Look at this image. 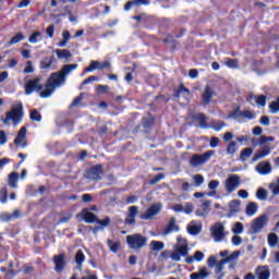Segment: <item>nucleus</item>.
<instances>
[{"mask_svg": "<svg viewBox=\"0 0 279 279\" xmlns=\"http://www.w3.org/2000/svg\"><path fill=\"white\" fill-rule=\"evenodd\" d=\"M243 222H235L233 228H232V232L233 234H243Z\"/></svg>", "mask_w": 279, "mask_h": 279, "instance_id": "50", "label": "nucleus"}, {"mask_svg": "<svg viewBox=\"0 0 279 279\" xmlns=\"http://www.w3.org/2000/svg\"><path fill=\"white\" fill-rule=\"evenodd\" d=\"M245 213L247 215V217H254V215H256V213H258V204L251 202L246 205V209Z\"/></svg>", "mask_w": 279, "mask_h": 279, "instance_id": "28", "label": "nucleus"}, {"mask_svg": "<svg viewBox=\"0 0 279 279\" xmlns=\"http://www.w3.org/2000/svg\"><path fill=\"white\" fill-rule=\"evenodd\" d=\"M210 276V272H208V268L203 267L198 269L197 272H193L190 275V279H206Z\"/></svg>", "mask_w": 279, "mask_h": 279, "instance_id": "24", "label": "nucleus"}, {"mask_svg": "<svg viewBox=\"0 0 279 279\" xmlns=\"http://www.w3.org/2000/svg\"><path fill=\"white\" fill-rule=\"evenodd\" d=\"M96 223H98L99 228L104 230L110 226V217L107 216L102 220L97 218Z\"/></svg>", "mask_w": 279, "mask_h": 279, "instance_id": "46", "label": "nucleus"}, {"mask_svg": "<svg viewBox=\"0 0 279 279\" xmlns=\"http://www.w3.org/2000/svg\"><path fill=\"white\" fill-rule=\"evenodd\" d=\"M255 276L257 279H269L271 278V271L269 266H257L255 269Z\"/></svg>", "mask_w": 279, "mask_h": 279, "instance_id": "20", "label": "nucleus"}, {"mask_svg": "<svg viewBox=\"0 0 279 279\" xmlns=\"http://www.w3.org/2000/svg\"><path fill=\"white\" fill-rule=\"evenodd\" d=\"M227 154L229 156H234L236 154V142L231 141L228 145H227Z\"/></svg>", "mask_w": 279, "mask_h": 279, "instance_id": "44", "label": "nucleus"}, {"mask_svg": "<svg viewBox=\"0 0 279 279\" xmlns=\"http://www.w3.org/2000/svg\"><path fill=\"white\" fill-rule=\"evenodd\" d=\"M267 226V215H262L253 221L252 234H258Z\"/></svg>", "mask_w": 279, "mask_h": 279, "instance_id": "12", "label": "nucleus"}, {"mask_svg": "<svg viewBox=\"0 0 279 279\" xmlns=\"http://www.w3.org/2000/svg\"><path fill=\"white\" fill-rule=\"evenodd\" d=\"M14 217H19V210H15L13 215L8 213H2L0 215V221H3V222L12 221Z\"/></svg>", "mask_w": 279, "mask_h": 279, "instance_id": "35", "label": "nucleus"}, {"mask_svg": "<svg viewBox=\"0 0 279 279\" xmlns=\"http://www.w3.org/2000/svg\"><path fill=\"white\" fill-rule=\"evenodd\" d=\"M267 190H265L264 187H259L256 192V197L257 199H259V202H265L267 199Z\"/></svg>", "mask_w": 279, "mask_h": 279, "instance_id": "42", "label": "nucleus"}, {"mask_svg": "<svg viewBox=\"0 0 279 279\" xmlns=\"http://www.w3.org/2000/svg\"><path fill=\"white\" fill-rule=\"evenodd\" d=\"M209 147L215 149V147H219V137H211L209 142Z\"/></svg>", "mask_w": 279, "mask_h": 279, "instance_id": "61", "label": "nucleus"}, {"mask_svg": "<svg viewBox=\"0 0 279 279\" xmlns=\"http://www.w3.org/2000/svg\"><path fill=\"white\" fill-rule=\"evenodd\" d=\"M184 93L185 95H191V89L186 88L184 84H180L179 88L174 92V97L180 98V95Z\"/></svg>", "mask_w": 279, "mask_h": 279, "instance_id": "41", "label": "nucleus"}, {"mask_svg": "<svg viewBox=\"0 0 279 279\" xmlns=\"http://www.w3.org/2000/svg\"><path fill=\"white\" fill-rule=\"evenodd\" d=\"M160 180H165V175L162 173H158L157 175H155L154 179L148 181V184L150 186H154V184H158Z\"/></svg>", "mask_w": 279, "mask_h": 279, "instance_id": "54", "label": "nucleus"}, {"mask_svg": "<svg viewBox=\"0 0 279 279\" xmlns=\"http://www.w3.org/2000/svg\"><path fill=\"white\" fill-rule=\"evenodd\" d=\"M255 170L260 175H269L271 173V163L269 161H260L256 167Z\"/></svg>", "mask_w": 279, "mask_h": 279, "instance_id": "21", "label": "nucleus"}, {"mask_svg": "<svg viewBox=\"0 0 279 279\" xmlns=\"http://www.w3.org/2000/svg\"><path fill=\"white\" fill-rule=\"evenodd\" d=\"M213 130H215L216 132H221V130H223V128H226V122L223 121H214L210 123Z\"/></svg>", "mask_w": 279, "mask_h": 279, "instance_id": "47", "label": "nucleus"}, {"mask_svg": "<svg viewBox=\"0 0 279 279\" xmlns=\"http://www.w3.org/2000/svg\"><path fill=\"white\" fill-rule=\"evenodd\" d=\"M25 138H27V128L22 126L17 132V136L15 137L13 143L14 145H21L22 148H25L27 147V141H25Z\"/></svg>", "mask_w": 279, "mask_h": 279, "instance_id": "15", "label": "nucleus"}, {"mask_svg": "<svg viewBox=\"0 0 279 279\" xmlns=\"http://www.w3.org/2000/svg\"><path fill=\"white\" fill-rule=\"evenodd\" d=\"M213 154H215V150H207L203 155H193L190 160V165H192V167H197L199 165H206V162H208V160H210V156H213Z\"/></svg>", "mask_w": 279, "mask_h": 279, "instance_id": "8", "label": "nucleus"}, {"mask_svg": "<svg viewBox=\"0 0 279 279\" xmlns=\"http://www.w3.org/2000/svg\"><path fill=\"white\" fill-rule=\"evenodd\" d=\"M0 202L1 204H7L8 203V187H1L0 190Z\"/></svg>", "mask_w": 279, "mask_h": 279, "instance_id": "51", "label": "nucleus"}, {"mask_svg": "<svg viewBox=\"0 0 279 279\" xmlns=\"http://www.w3.org/2000/svg\"><path fill=\"white\" fill-rule=\"evenodd\" d=\"M241 186V177L239 174H231L225 181V189L227 193H234V191Z\"/></svg>", "mask_w": 279, "mask_h": 279, "instance_id": "5", "label": "nucleus"}, {"mask_svg": "<svg viewBox=\"0 0 279 279\" xmlns=\"http://www.w3.org/2000/svg\"><path fill=\"white\" fill-rule=\"evenodd\" d=\"M241 213V201L233 199L229 203V213L227 214L228 219L231 217H236Z\"/></svg>", "mask_w": 279, "mask_h": 279, "instance_id": "17", "label": "nucleus"}, {"mask_svg": "<svg viewBox=\"0 0 279 279\" xmlns=\"http://www.w3.org/2000/svg\"><path fill=\"white\" fill-rule=\"evenodd\" d=\"M142 125L145 132H149V130L154 128V118H144L142 121Z\"/></svg>", "mask_w": 279, "mask_h": 279, "instance_id": "39", "label": "nucleus"}, {"mask_svg": "<svg viewBox=\"0 0 279 279\" xmlns=\"http://www.w3.org/2000/svg\"><path fill=\"white\" fill-rule=\"evenodd\" d=\"M182 256H189V246L180 245L177 247V251L172 252L170 258H172L175 263H180Z\"/></svg>", "mask_w": 279, "mask_h": 279, "instance_id": "14", "label": "nucleus"}, {"mask_svg": "<svg viewBox=\"0 0 279 279\" xmlns=\"http://www.w3.org/2000/svg\"><path fill=\"white\" fill-rule=\"evenodd\" d=\"M45 88V85L40 84V78H33L25 83L24 90L25 95H32V93H40Z\"/></svg>", "mask_w": 279, "mask_h": 279, "instance_id": "6", "label": "nucleus"}, {"mask_svg": "<svg viewBox=\"0 0 279 279\" xmlns=\"http://www.w3.org/2000/svg\"><path fill=\"white\" fill-rule=\"evenodd\" d=\"M255 99V104L257 106H260L262 108H265L267 106V96L265 95H258V96H253Z\"/></svg>", "mask_w": 279, "mask_h": 279, "instance_id": "40", "label": "nucleus"}, {"mask_svg": "<svg viewBox=\"0 0 279 279\" xmlns=\"http://www.w3.org/2000/svg\"><path fill=\"white\" fill-rule=\"evenodd\" d=\"M163 45H171L170 49L171 51H175L178 49V40H175V37L173 35L168 34L167 38L162 39Z\"/></svg>", "mask_w": 279, "mask_h": 279, "instance_id": "27", "label": "nucleus"}, {"mask_svg": "<svg viewBox=\"0 0 279 279\" xmlns=\"http://www.w3.org/2000/svg\"><path fill=\"white\" fill-rule=\"evenodd\" d=\"M253 154H254V148L252 147L244 148L240 153V160L242 162H245V160H247V158H250Z\"/></svg>", "mask_w": 279, "mask_h": 279, "instance_id": "33", "label": "nucleus"}, {"mask_svg": "<svg viewBox=\"0 0 279 279\" xmlns=\"http://www.w3.org/2000/svg\"><path fill=\"white\" fill-rule=\"evenodd\" d=\"M40 36H43V33L36 31L34 32L29 37H28V43H31V45H36V43H38V38H40Z\"/></svg>", "mask_w": 279, "mask_h": 279, "instance_id": "49", "label": "nucleus"}, {"mask_svg": "<svg viewBox=\"0 0 279 279\" xmlns=\"http://www.w3.org/2000/svg\"><path fill=\"white\" fill-rule=\"evenodd\" d=\"M231 243L235 246L241 245V243H243V239L239 235H233L231 239Z\"/></svg>", "mask_w": 279, "mask_h": 279, "instance_id": "60", "label": "nucleus"}, {"mask_svg": "<svg viewBox=\"0 0 279 279\" xmlns=\"http://www.w3.org/2000/svg\"><path fill=\"white\" fill-rule=\"evenodd\" d=\"M75 69H77V63H70L63 65L60 71L51 73L46 81L45 90L40 92L39 97H41V99L51 97L56 89L60 88V85L66 82V75H70Z\"/></svg>", "mask_w": 279, "mask_h": 279, "instance_id": "1", "label": "nucleus"}, {"mask_svg": "<svg viewBox=\"0 0 279 279\" xmlns=\"http://www.w3.org/2000/svg\"><path fill=\"white\" fill-rule=\"evenodd\" d=\"M194 260L202 263V260H204V253L202 251H196L194 253Z\"/></svg>", "mask_w": 279, "mask_h": 279, "instance_id": "59", "label": "nucleus"}, {"mask_svg": "<svg viewBox=\"0 0 279 279\" xmlns=\"http://www.w3.org/2000/svg\"><path fill=\"white\" fill-rule=\"evenodd\" d=\"M101 173H104V166L96 165L86 170L87 180H93L97 182L101 180Z\"/></svg>", "mask_w": 279, "mask_h": 279, "instance_id": "9", "label": "nucleus"}, {"mask_svg": "<svg viewBox=\"0 0 279 279\" xmlns=\"http://www.w3.org/2000/svg\"><path fill=\"white\" fill-rule=\"evenodd\" d=\"M24 73H34V65L32 64V61L26 62Z\"/></svg>", "mask_w": 279, "mask_h": 279, "instance_id": "62", "label": "nucleus"}, {"mask_svg": "<svg viewBox=\"0 0 279 279\" xmlns=\"http://www.w3.org/2000/svg\"><path fill=\"white\" fill-rule=\"evenodd\" d=\"M194 182L196 186H202V184H204V175L202 174L194 175Z\"/></svg>", "mask_w": 279, "mask_h": 279, "instance_id": "58", "label": "nucleus"}, {"mask_svg": "<svg viewBox=\"0 0 279 279\" xmlns=\"http://www.w3.org/2000/svg\"><path fill=\"white\" fill-rule=\"evenodd\" d=\"M98 80H99V77H97V76H88L87 78H85V80L81 83L80 89L82 90V86H86L87 84H90L92 82H97Z\"/></svg>", "mask_w": 279, "mask_h": 279, "instance_id": "56", "label": "nucleus"}, {"mask_svg": "<svg viewBox=\"0 0 279 279\" xmlns=\"http://www.w3.org/2000/svg\"><path fill=\"white\" fill-rule=\"evenodd\" d=\"M219 262H217V258L215 256H210L207 260L208 267L213 268L215 265H217Z\"/></svg>", "mask_w": 279, "mask_h": 279, "instance_id": "63", "label": "nucleus"}, {"mask_svg": "<svg viewBox=\"0 0 279 279\" xmlns=\"http://www.w3.org/2000/svg\"><path fill=\"white\" fill-rule=\"evenodd\" d=\"M211 236L215 243H221L226 239V227L221 222H216L210 228Z\"/></svg>", "mask_w": 279, "mask_h": 279, "instance_id": "4", "label": "nucleus"}, {"mask_svg": "<svg viewBox=\"0 0 279 279\" xmlns=\"http://www.w3.org/2000/svg\"><path fill=\"white\" fill-rule=\"evenodd\" d=\"M160 213V207L157 205H151L144 214L140 216V219L143 221H147V219H151V217H156Z\"/></svg>", "mask_w": 279, "mask_h": 279, "instance_id": "18", "label": "nucleus"}, {"mask_svg": "<svg viewBox=\"0 0 279 279\" xmlns=\"http://www.w3.org/2000/svg\"><path fill=\"white\" fill-rule=\"evenodd\" d=\"M126 243L131 250H142L147 245V238L141 233H135L126 236Z\"/></svg>", "mask_w": 279, "mask_h": 279, "instance_id": "3", "label": "nucleus"}, {"mask_svg": "<svg viewBox=\"0 0 279 279\" xmlns=\"http://www.w3.org/2000/svg\"><path fill=\"white\" fill-rule=\"evenodd\" d=\"M187 232L192 236H197V234H199L202 232V227L196 226V225L190 226V227H187Z\"/></svg>", "mask_w": 279, "mask_h": 279, "instance_id": "43", "label": "nucleus"}, {"mask_svg": "<svg viewBox=\"0 0 279 279\" xmlns=\"http://www.w3.org/2000/svg\"><path fill=\"white\" fill-rule=\"evenodd\" d=\"M56 32V26L53 24L49 25L47 28H46V34L49 38H53V34Z\"/></svg>", "mask_w": 279, "mask_h": 279, "instance_id": "57", "label": "nucleus"}, {"mask_svg": "<svg viewBox=\"0 0 279 279\" xmlns=\"http://www.w3.org/2000/svg\"><path fill=\"white\" fill-rule=\"evenodd\" d=\"M213 97H215V89L210 87V85H206L204 92L201 95L202 105L203 106H210L213 101Z\"/></svg>", "mask_w": 279, "mask_h": 279, "instance_id": "11", "label": "nucleus"}, {"mask_svg": "<svg viewBox=\"0 0 279 279\" xmlns=\"http://www.w3.org/2000/svg\"><path fill=\"white\" fill-rule=\"evenodd\" d=\"M25 113L23 112V104L20 102L16 107H13L10 111L5 113V118L2 119L4 125H8L10 121L14 123V125H19L21 121H23V117Z\"/></svg>", "mask_w": 279, "mask_h": 279, "instance_id": "2", "label": "nucleus"}, {"mask_svg": "<svg viewBox=\"0 0 279 279\" xmlns=\"http://www.w3.org/2000/svg\"><path fill=\"white\" fill-rule=\"evenodd\" d=\"M83 99H84V93H81L77 97L73 99V101L70 105V108H75V106H80Z\"/></svg>", "mask_w": 279, "mask_h": 279, "instance_id": "55", "label": "nucleus"}, {"mask_svg": "<svg viewBox=\"0 0 279 279\" xmlns=\"http://www.w3.org/2000/svg\"><path fill=\"white\" fill-rule=\"evenodd\" d=\"M17 182H19V172H12L9 175V186H11V189H16Z\"/></svg>", "mask_w": 279, "mask_h": 279, "instance_id": "37", "label": "nucleus"}, {"mask_svg": "<svg viewBox=\"0 0 279 279\" xmlns=\"http://www.w3.org/2000/svg\"><path fill=\"white\" fill-rule=\"evenodd\" d=\"M112 64L110 61H105L100 63L99 61H90V64L88 68L85 69L86 73H93V71H104V69H110Z\"/></svg>", "mask_w": 279, "mask_h": 279, "instance_id": "13", "label": "nucleus"}, {"mask_svg": "<svg viewBox=\"0 0 279 279\" xmlns=\"http://www.w3.org/2000/svg\"><path fill=\"white\" fill-rule=\"evenodd\" d=\"M271 154V148L269 146H265L263 149L255 153V155L252 158V162H257V160H260L263 158H267Z\"/></svg>", "mask_w": 279, "mask_h": 279, "instance_id": "22", "label": "nucleus"}, {"mask_svg": "<svg viewBox=\"0 0 279 279\" xmlns=\"http://www.w3.org/2000/svg\"><path fill=\"white\" fill-rule=\"evenodd\" d=\"M234 256H239V251H235L231 255L227 256L226 258L220 259L216 264L215 274H217V275L221 274L223 271V266L226 265V263H230V260H232V258H234Z\"/></svg>", "mask_w": 279, "mask_h": 279, "instance_id": "19", "label": "nucleus"}, {"mask_svg": "<svg viewBox=\"0 0 279 279\" xmlns=\"http://www.w3.org/2000/svg\"><path fill=\"white\" fill-rule=\"evenodd\" d=\"M86 260V255H84V252L82 250H78L75 254V263L76 265H82Z\"/></svg>", "mask_w": 279, "mask_h": 279, "instance_id": "48", "label": "nucleus"}, {"mask_svg": "<svg viewBox=\"0 0 279 279\" xmlns=\"http://www.w3.org/2000/svg\"><path fill=\"white\" fill-rule=\"evenodd\" d=\"M172 210H174V213H184V205L175 204L172 206Z\"/></svg>", "mask_w": 279, "mask_h": 279, "instance_id": "64", "label": "nucleus"}, {"mask_svg": "<svg viewBox=\"0 0 279 279\" xmlns=\"http://www.w3.org/2000/svg\"><path fill=\"white\" fill-rule=\"evenodd\" d=\"M180 227L175 225V219L169 221L168 227L165 229L163 234H171V232H179Z\"/></svg>", "mask_w": 279, "mask_h": 279, "instance_id": "32", "label": "nucleus"}, {"mask_svg": "<svg viewBox=\"0 0 279 279\" xmlns=\"http://www.w3.org/2000/svg\"><path fill=\"white\" fill-rule=\"evenodd\" d=\"M226 65L229 69H236L239 66V61L236 59L227 58Z\"/></svg>", "mask_w": 279, "mask_h": 279, "instance_id": "53", "label": "nucleus"}, {"mask_svg": "<svg viewBox=\"0 0 279 279\" xmlns=\"http://www.w3.org/2000/svg\"><path fill=\"white\" fill-rule=\"evenodd\" d=\"M268 244L271 247H276V245H278V235H276V233H270L268 235Z\"/></svg>", "mask_w": 279, "mask_h": 279, "instance_id": "52", "label": "nucleus"}, {"mask_svg": "<svg viewBox=\"0 0 279 279\" xmlns=\"http://www.w3.org/2000/svg\"><path fill=\"white\" fill-rule=\"evenodd\" d=\"M21 40H25V35H23V33H17L15 36H13L10 41L9 45H16L19 43H21Z\"/></svg>", "mask_w": 279, "mask_h": 279, "instance_id": "45", "label": "nucleus"}, {"mask_svg": "<svg viewBox=\"0 0 279 279\" xmlns=\"http://www.w3.org/2000/svg\"><path fill=\"white\" fill-rule=\"evenodd\" d=\"M82 215L85 223H97V215L88 211V209H83Z\"/></svg>", "mask_w": 279, "mask_h": 279, "instance_id": "25", "label": "nucleus"}, {"mask_svg": "<svg viewBox=\"0 0 279 279\" xmlns=\"http://www.w3.org/2000/svg\"><path fill=\"white\" fill-rule=\"evenodd\" d=\"M53 62H56V57L54 56H50V57H46L40 61V69L45 70V69H49L51 66V64H53Z\"/></svg>", "mask_w": 279, "mask_h": 279, "instance_id": "30", "label": "nucleus"}, {"mask_svg": "<svg viewBox=\"0 0 279 279\" xmlns=\"http://www.w3.org/2000/svg\"><path fill=\"white\" fill-rule=\"evenodd\" d=\"M219 180H211L208 183V189L210 192H208L209 197H214V195H217V189H219Z\"/></svg>", "mask_w": 279, "mask_h": 279, "instance_id": "29", "label": "nucleus"}, {"mask_svg": "<svg viewBox=\"0 0 279 279\" xmlns=\"http://www.w3.org/2000/svg\"><path fill=\"white\" fill-rule=\"evenodd\" d=\"M29 119L31 121H36L37 123H40L43 121V114L39 113L38 109H33L29 112Z\"/></svg>", "mask_w": 279, "mask_h": 279, "instance_id": "36", "label": "nucleus"}, {"mask_svg": "<svg viewBox=\"0 0 279 279\" xmlns=\"http://www.w3.org/2000/svg\"><path fill=\"white\" fill-rule=\"evenodd\" d=\"M138 215V207L131 206L129 207V214L124 219V226H134L136 223V216Z\"/></svg>", "mask_w": 279, "mask_h": 279, "instance_id": "16", "label": "nucleus"}, {"mask_svg": "<svg viewBox=\"0 0 279 279\" xmlns=\"http://www.w3.org/2000/svg\"><path fill=\"white\" fill-rule=\"evenodd\" d=\"M56 53L59 60H69L73 56L69 49H57Z\"/></svg>", "mask_w": 279, "mask_h": 279, "instance_id": "31", "label": "nucleus"}, {"mask_svg": "<svg viewBox=\"0 0 279 279\" xmlns=\"http://www.w3.org/2000/svg\"><path fill=\"white\" fill-rule=\"evenodd\" d=\"M151 252H162L165 250V242L153 240L150 242Z\"/></svg>", "mask_w": 279, "mask_h": 279, "instance_id": "34", "label": "nucleus"}, {"mask_svg": "<svg viewBox=\"0 0 279 279\" xmlns=\"http://www.w3.org/2000/svg\"><path fill=\"white\" fill-rule=\"evenodd\" d=\"M269 141H274V137L262 135L260 137H252L251 143L253 147H258V145H266Z\"/></svg>", "mask_w": 279, "mask_h": 279, "instance_id": "23", "label": "nucleus"}, {"mask_svg": "<svg viewBox=\"0 0 279 279\" xmlns=\"http://www.w3.org/2000/svg\"><path fill=\"white\" fill-rule=\"evenodd\" d=\"M239 117H243V119H248V121H252V119H256V114H254V112H252L251 110L241 111L240 106L235 107L234 110L228 114V119H239Z\"/></svg>", "mask_w": 279, "mask_h": 279, "instance_id": "7", "label": "nucleus"}, {"mask_svg": "<svg viewBox=\"0 0 279 279\" xmlns=\"http://www.w3.org/2000/svg\"><path fill=\"white\" fill-rule=\"evenodd\" d=\"M52 262L54 264V271H57V274H62L64 267H66V255L64 253L54 255Z\"/></svg>", "mask_w": 279, "mask_h": 279, "instance_id": "10", "label": "nucleus"}, {"mask_svg": "<svg viewBox=\"0 0 279 279\" xmlns=\"http://www.w3.org/2000/svg\"><path fill=\"white\" fill-rule=\"evenodd\" d=\"M107 245L113 254H117L119 252V247L121 246V242H114L113 240H107Z\"/></svg>", "mask_w": 279, "mask_h": 279, "instance_id": "38", "label": "nucleus"}, {"mask_svg": "<svg viewBox=\"0 0 279 279\" xmlns=\"http://www.w3.org/2000/svg\"><path fill=\"white\" fill-rule=\"evenodd\" d=\"M194 121H198L201 128H208V117L205 113H196L192 117Z\"/></svg>", "mask_w": 279, "mask_h": 279, "instance_id": "26", "label": "nucleus"}]
</instances>
